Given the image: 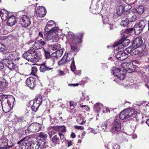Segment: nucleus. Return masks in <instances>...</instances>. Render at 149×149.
I'll list each match as a JSON object with an SVG mask.
<instances>
[{
  "instance_id": "nucleus-13",
  "label": "nucleus",
  "mask_w": 149,
  "mask_h": 149,
  "mask_svg": "<svg viewBox=\"0 0 149 149\" xmlns=\"http://www.w3.org/2000/svg\"><path fill=\"white\" fill-rule=\"evenodd\" d=\"M37 16L41 17L45 16L46 14V10L44 7L38 6L36 10Z\"/></svg>"
},
{
  "instance_id": "nucleus-23",
  "label": "nucleus",
  "mask_w": 149,
  "mask_h": 149,
  "mask_svg": "<svg viewBox=\"0 0 149 149\" xmlns=\"http://www.w3.org/2000/svg\"><path fill=\"white\" fill-rule=\"evenodd\" d=\"M2 101H5L7 100L8 101H11V102H13L15 100L14 97L11 95H2L1 96Z\"/></svg>"
},
{
  "instance_id": "nucleus-51",
  "label": "nucleus",
  "mask_w": 149,
  "mask_h": 149,
  "mask_svg": "<svg viewBox=\"0 0 149 149\" xmlns=\"http://www.w3.org/2000/svg\"><path fill=\"white\" fill-rule=\"evenodd\" d=\"M5 47L4 45L0 43V52H3L5 51Z\"/></svg>"
},
{
  "instance_id": "nucleus-25",
  "label": "nucleus",
  "mask_w": 149,
  "mask_h": 149,
  "mask_svg": "<svg viewBox=\"0 0 149 149\" xmlns=\"http://www.w3.org/2000/svg\"><path fill=\"white\" fill-rule=\"evenodd\" d=\"M52 128L54 130H56V131H58V133H64L66 132L65 127L64 126H53L52 127Z\"/></svg>"
},
{
  "instance_id": "nucleus-11",
  "label": "nucleus",
  "mask_w": 149,
  "mask_h": 149,
  "mask_svg": "<svg viewBox=\"0 0 149 149\" xmlns=\"http://www.w3.org/2000/svg\"><path fill=\"white\" fill-rule=\"evenodd\" d=\"M58 136L55 135L52 138L51 141L53 143L59 144L60 141L62 142L64 141L65 138L63 134L61 133H58Z\"/></svg>"
},
{
  "instance_id": "nucleus-42",
  "label": "nucleus",
  "mask_w": 149,
  "mask_h": 149,
  "mask_svg": "<svg viewBox=\"0 0 149 149\" xmlns=\"http://www.w3.org/2000/svg\"><path fill=\"white\" fill-rule=\"evenodd\" d=\"M44 53L45 57L46 59L50 58L51 60H52V61H53L54 59L52 57L50 56L49 52L44 50Z\"/></svg>"
},
{
  "instance_id": "nucleus-44",
  "label": "nucleus",
  "mask_w": 149,
  "mask_h": 149,
  "mask_svg": "<svg viewBox=\"0 0 149 149\" xmlns=\"http://www.w3.org/2000/svg\"><path fill=\"white\" fill-rule=\"evenodd\" d=\"M138 51L139 50L136 49H135L134 48L132 47L130 54L132 55L136 54H138L139 52H140V51H139V52H138Z\"/></svg>"
},
{
  "instance_id": "nucleus-17",
  "label": "nucleus",
  "mask_w": 149,
  "mask_h": 149,
  "mask_svg": "<svg viewBox=\"0 0 149 149\" xmlns=\"http://www.w3.org/2000/svg\"><path fill=\"white\" fill-rule=\"evenodd\" d=\"M11 101H8L6 100L5 101H1V105L3 111L5 112H7L10 110L9 104H10Z\"/></svg>"
},
{
  "instance_id": "nucleus-52",
  "label": "nucleus",
  "mask_w": 149,
  "mask_h": 149,
  "mask_svg": "<svg viewBox=\"0 0 149 149\" xmlns=\"http://www.w3.org/2000/svg\"><path fill=\"white\" fill-rule=\"evenodd\" d=\"M70 106L71 109H73L76 105V102L74 101L70 102Z\"/></svg>"
},
{
  "instance_id": "nucleus-39",
  "label": "nucleus",
  "mask_w": 149,
  "mask_h": 149,
  "mask_svg": "<svg viewBox=\"0 0 149 149\" xmlns=\"http://www.w3.org/2000/svg\"><path fill=\"white\" fill-rule=\"evenodd\" d=\"M137 13L140 14H142L144 12V7L142 6H140L137 8Z\"/></svg>"
},
{
  "instance_id": "nucleus-35",
  "label": "nucleus",
  "mask_w": 149,
  "mask_h": 149,
  "mask_svg": "<svg viewBox=\"0 0 149 149\" xmlns=\"http://www.w3.org/2000/svg\"><path fill=\"white\" fill-rule=\"evenodd\" d=\"M63 53V50L62 49H58L56 51V52L54 53L55 54L56 56H54V58L57 59V57H61Z\"/></svg>"
},
{
  "instance_id": "nucleus-4",
  "label": "nucleus",
  "mask_w": 149,
  "mask_h": 149,
  "mask_svg": "<svg viewBox=\"0 0 149 149\" xmlns=\"http://www.w3.org/2000/svg\"><path fill=\"white\" fill-rule=\"evenodd\" d=\"M111 73L114 76V81L117 83L123 80L125 77V73L119 68L113 67L111 69Z\"/></svg>"
},
{
  "instance_id": "nucleus-45",
  "label": "nucleus",
  "mask_w": 149,
  "mask_h": 149,
  "mask_svg": "<svg viewBox=\"0 0 149 149\" xmlns=\"http://www.w3.org/2000/svg\"><path fill=\"white\" fill-rule=\"evenodd\" d=\"M130 43V40L128 39H125L122 42V45L124 47H127Z\"/></svg>"
},
{
  "instance_id": "nucleus-7",
  "label": "nucleus",
  "mask_w": 149,
  "mask_h": 149,
  "mask_svg": "<svg viewBox=\"0 0 149 149\" xmlns=\"http://www.w3.org/2000/svg\"><path fill=\"white\" fill-rule=\"evenodd\" d=\"M147 24L146 20H142L136 23L134 27L135 33L136 35H138L143 31Z\"/></svg>"
},
{
  "instance_id": "nucleus-28",
  "label": "nucleus",
  "mask_w": 149,
  "mask_h": 149,
  "mask_svg": "<svg viewBox=\"0 0 149 149\" xmlns=\"http://www.w3.org/2000/svg\"><path fill=\"white\" fill-rule=\"evenodd\" d=\"M3 64L11 70H13L15 68V65L11 61L7 63L5 62Z\"/></svg>"
},
{
  "instance_id": "nucleus-55",
  "label": "nucleus",
  "mask_w": 149,
  "mask_h": 149,
  "mask_svg": "<svg viewBox=\"0 0 149 149\" xmlns=\"http://www.w3.org/2000/svg\"><path fill=\"white\" fill-rule=\"evenodd\" d=\"M113 149H120V146L118 144H114L113 146Z\"/></svg>"
},
{
  "instance_id": "nucleus-22",
  "label": "nucleus",
  "mask_w": 149,
  "mask_h": 149,
  "mask_svg": "<svg viewBox=\"0 0 149 149\" xmlns=\"http://www.w3.org/2000/svg\"><path fill=\"white\" fill-rule=\"evenodd\" d=\"M7 20L8 25L10 26H13L16 22V18L14 15L10 16Z\"/></svg>"
},
{
  "instance_id": "nucleus-32",
  "label": "nucleus",
  "mask_w": 149,
  "mask_h": 149,
  "mask_svg": "<svg viewBox=\"0 0 149 149\" xmlns=\"http://www.w3.org/2000/svg\"><path fill=\"white\" fill-rule=\"evenodd\" d=\"M23 75L19 73H16L15 75V81L17 82H18L22 80Z\"/></svg>"
},
{
  "instance_id": "nucleus-62",
  "label": "nucleus",
  "mask_w": 149,
  "mask_h": 149,
  "mask_svg": "<svg viewBox=\"0 0 149 149\" xmlns=\"http://www.w3.org/2000/svg\"><path fill=\"white\" fill-rule=\"evenodd\" d=\"M73 143L72 142V141H68V147H69L70 146H71V145H72Z\"/></svg>"
},
{
  "instance_id": "nucleus-20",
  "label": "nucleus",
  "mask_w": 149,
  "mask_h": 149,
  "mask_svg": "<svg viewBox=\"0 0 149 149\" xmlns=\"http://www.w3.org/2000/svg\"><path fill=\"white\" fill-rule=\"evenodd\" d=\"M8 142V140L6 137H2L0 139V147L2 149H6Z\"/></svg>"
},
{
  "instance_id": "nucleus-15",
  "label": "nucleus",
  "mask_w": 149,
  "mask_h": 149,
  "mask_svg": "<svg viewBox=\"0 0 149 149\" xmlns=\"http://www.w3.org/2000/svg\"><path fill=\"white\" fill-rule=\"evenodd\" d=\"M116 57L119 60L123 61L128 57V55L123 51H120L116 54Z\"/></svg>"
},
{
  "instance_id": "nucleus-60",
  "label": "nucleus",
  "mask_w": 149,
  "mask_h": 149,
  "mask_svg": "<svg viewBox=\"0 0 149 149\" xmlns=\"http://www.w3.org/2000/svg\"><path fill=\"white\" fill-rule=\"evenodd\" d=\"M79 84H68L69 86H78Z\"/></svg>"
},
{
  "instance_id": "nucleus-64",
  "label": "nucleus",
  "mask_w": 149,
  "mask_h": 149,
  "mask_svg": "<svg viewBox=\"0 0 149 149\" xmlns=\"http://www.w3.org/2000/svg\"><path fill=\"white\" fill-rule=\"evenodd\" d=\"M90 132L91 133H93L94 134H95L97 133V132H96L95 130L93 129H90Z\"/></svg>"
},
{
  "instance_id": "nucleus-21",
  "label": "nucleus",
  "mask_w": 149,
  "mask_h": 149,
  "mask_svg": "<svg viewBox=\"0 0 149 149\" xmlns=\"http://www.w3.org/2000/svg\"><path fill=\"white\" fill-rule=\"evenodd\" d=\"M0 15L2 20L5 21L8 18V12L4 9H2L0 10Z\"/></svg>"
},
{
  "instance_id": "nucleus-43",
  "label": "nucleus",
  "mask_w": 149,
  "mask_h": 149,
  "mask_svg": "<svg viewBox=\"0 0 149 149\" xmlns=\"http://www.w3.org/2000/svg\"><path fill=\"white\" fill-rule=\"evenodd\" d=\"M11 57L9 54H7L6 56V58L3 60V63H5L8 62L9 61H11Z\"/></svg>"
},
{
  "instance_id": "nucleus-33",
  "label": "nucleus",
  "mask_w": 149,
  "mask_h": 149,
  "mask_svg": "<svg viewBox=\"0 0 149 149\" xmlns=\"http://www.w3.org/2000/svg\"><path fill=\"white\" fill-rule=\"evenodd\" d=\"M109 20L108 18H106L102 20L104 24H109V27L110 28V30L113 29L114 27V26L113 25V24H111V23H109Z\"/></svg>"
},
{
  "instance_id": "nucleus-48",
  "label": "nucleus",
  "mask_w": 149,
  "mask_h": 149,
  "mask_svg": "<svg viewBox=\"0 0 149 149\" xmlns=\"http://www.w3.org/2000/svg\"><path fill=\"white\" fill-rule=\"evenodd\" d=\"M71 70L74 72L75 70L76 66L74 64V60H73L70 66Z\"/></svg>"
},
{
  "instance_id": "nucleus-34",
  "label": "nucleus",
  "mask_w": 149,
  "mask_h": 149,
  "mask_svg": "<svg viewBox=\"0 0 149 149\" xmlns=\"http://www.w3.org/2000/svg\"><path fill=\"white\" fill-rule=\"evenodd\" d=\"M109 123V120H107L104 122L102 123L101 127L104 131L107 132V129L108 127V123Z\"/></svg>"
},
{
  "instance_id": "nucleus-24",
  "label": "nucleus",
  "mask_w": 149,
  "mask_h": 149,
  "mask_svg": "<svg viewBox=\"0 0 149 149\" xmlns=\"http://www.w3.org/2000/svg\"><path fill=\"white\" fill-rule=\"evenodd\" d=\"M63 59L65 63H68L70 61L72 60V61L73 60H74V58L72 57L70 53L68 54L65 53L63 57Z\"/></svg>"
},
{
  "instance_id": "nucleus-58",
  "label": "nucleus",
  "mask_w": 149,
  "mask_h": 149,
  "mask_svg": "<svg viewBox=\"0 0 149 149\" xmlns=\"http://www.w3.org/2000/svg\"><path fill=\"white\" fill-rule=\"evenodd\" d=\"M132 29H126L125 31H124L125 33H130V31H132Z\"/></svg>"
},
{
  "instance_id": "nucleus-9",
  "label": "nucleus",
  "mask_w": 149,
  "mask_h": 149,
  "mask_svg": "<svg viewBox=\"0 0 149 149\" xmlns=\"http://www.w3.org/2000/svg\"><path fill=\"white\" fill-rule=\"evenodd\" d=\"M121 128V124L118 119H115L114 121L111 130L113 133L119 132Z\"/></svg>"
},
{
  "instance_id": "nucleus-1",
  "label": "nucleus",
  "mask_w": 149,
  "mask_h": 149,
  "mask_svg": "<svg viewBox=\"0 0 149 149\" xmlns=\"http://www.w3.org/2000/svg\"><path fill=\"white\" fill-rule=\"evenodd\" d=\"M46 44V42L42 40L36 41L32 45V48L23 54V57L27 60L32 62L38 61L40 57L35 49L42 48Z\"/></svg>"
},
{
  "instance_id": "nucleus-3",
  "label": "nucleus",
  "mask_w": 149,
  "mask_h": 149,
  "mask_svg": "<svg viewBox=\"0 0 149 149\" xmlns=\"http://www.w3.org/2000/svg\"><path fill=\"white\" fill-rule=\"evenodd\" d=\"M136 114L135 113L134 109L130 108H128L122 111L120 113L119 117L121 120L130 118L131 119H134L136 118Z\"/></svg>"
},
{
  "instance_id": "nucleus-12",
  "label": "nucleus",
  "mask_w": 149,
  "mask_h": 149,
  "mask_svg": "<svg viewBox=\"0 0 149 149\" xmlns=\"http://www.w3.org/2000/svg\"><path fill=\"white\" fill-rule=\"evenodd\" d=\"M129 6L127 4H124L119 6L117 8V14L118 15L121 16L123 15L124 14L125 15L126 14L125 12H127L128 9H130V8H128L127 7Z\"/></svg>"
},
{
  "instance_id": "nucleus-49",
  "label": "nucleus",
  "mask_w": 149,
  "mask_h": 149,
  "mask_svg": "<svg viewBox=\"0 0 149 149\" xmlns=\"http://www.w3.org/2000/svg\"><path fill=\"white\" fill-rule=\"evenodd\" d=\"M38 71L37 68L36 66H33L32 67V71L31 73L35 75V73H36Z\"/></svg>"
},
{
  "instance_id": "nucleus-26",
  "label": "nucleus",
  "mask_w": 149,
  "mask_h": 149,
  "mask_svg": "<svg viewBox=\"0 0 149 149\" xmlns=\"http://www.w3.org/2000/svg\"><path fill=\"white\" fill-rule=\"evenodd\" d=\"M53 68L48 67L45 64H43L41 65L40 67V71L44 72L46 71L52 70Z\"/></svg>"
},
{
  "instance_id": "nucleus-41",
  "label": "nucleus",
  "mask_w": 149,
  "mask_h": 149,
  "mask_svg": "<svg viewBox=\"0 0 149 149\" xmlns=\"http://www.w3.org/2000/svg\"><path fill=\"white\" fill-rule=\"evenodd\" d=\"M24 139H22L20 141L18 142V143L19 144H22L21 146L22 148H24V147H26V146H27V142L24 141L23 142Z\"/></svg>"
},
{
  "instance_id": "nucleus-54",
  "label": "nucleus",
  "mask_w": 149,
  "mask_h": 149,
  "mask_svg": "<svg viewBox=\"0 0 149 149\" xmlns=\"http://www.w3.org/2000/svg\"><path fill=\"white\" fill-rule=\"evenodd\" d=\"M146 78L145 79V82H147L146 84H145V86L149 89V80L147 77H146Z\"/></svg>"
},
{
  "instance_id": "nucleus-6",
  "label": "nucleus",
  "mask_w": 149,
  "mask_h": 149,
  "mask_svg": "<svg viewBox=\"0 0 149 149\" xmlns=\"http://www.w3.org/2000/svg\"><path fill=\"white\" fill-rule=\"evenodd\" d=\"M41 128V125L38 123H32L31 124L28 128L25 127L22 129L24 132L25 134L30 132H37L39 131Z\"/></svg>"
},
{
  "instance_id": "nucleus-8",
  "label": "nucleus",
  "mask_w": 149,
  "mask_h": 149,
  "mask_svg": "<svg viewBox=\"0 0 149 149\" xmlns=\"http://www.w3.org/2000/svg\"><path fill=\"white\" fill-rule=\"evenodd\" d=\"M17 20L19 23L23 27H27L31 23L29 17L26 15L19 16Z\"/></svg>"
},
{
  "instance_id": "nucleus-16",
  "label": "nucleus",
  "mask_w": 149,
  "mask_h": 149,
  "mask_svg": "<svg viewBox=\"0 0 149 149\" xmlns=\"http://www.w3.org/2000/svg\"><path fill=\"white\" fill-rule=\"evenodd\" d=\"M36 80L32 77L28 78L26 81V85L31 89H33L36 85L35 83Z\"/></svg>"
},
{
  "instance_id": "nucleus-59",
  "label": "nucleus",
  "mask_w": 149,
  "mask_h": 149,
  "mask_svg": "<svg viewBox=\"0 0 149 149\" xmlns=\"http://www.w3.org/2000/svg\"><path fill=\"white\" fill-rule=\"evenodd\" d=\"M57 35H56V36H54V37H53V38H52V39H51V40H52V42H57L58 41V40L57 39V38H56L55 37Z\"/></svg>"
},
{
  "instance_id": "nucleus-40",
  "label": "nucleus",
  "mask_w": 149,
  "mask_h": 149,
  "mask_svg": "<svg viewBox=\"0 0 149 149\" xmlns=\"http://www.w3.org/2000/svg\"><path fill=\"white\" fill-rule=\"evenodd\" d=\"M39 106V104L33 102V104L31 106V109L33 111H36L38 110Z\"/></svg>"
},
{
  "instance_id": "nucleus-38",
  "label": "nucleus",
  "mask_w": 149,
  "mask_h": 149,
  "mask_svg": "<svg viewBox=\"0 0 149 149\" xmlns=\"http://www.w3.org/2000/svg\"><path fill=\"white\" fill-rule=\"evenodd\" d=\"M8 85V83L6 81L5 82H0V92L2 91L3 88H5Z\"/></svg>"
},
{
  "instance_id": "nucleus-56",
  "label": "nucleus",
  "mask_w": 149,
  "mask_h": 149,
  "mask_svg": "<svg viewBox=\"0 0 149 149\" xmlns=\"http://www.w3.org/2000/svg\"><path fill=\"white\" fill-rule=\"evenodd\" d=\"M13 146L14 145L10 141H9V142H8V146H7V148H10L13 147Z\"/></svg>"
},
{
  "instance_id": "nucleus-61",
  "label": "nucleus",
  "mask_w": 149,
  "mask_h": 149,
  "mask_svg": "<svg viewBox=\"0 0 149 149\" xmlns=\"http://www.w3.org/2000/svg\"><path fill=\"white\" fill-rule=\"evenodd\" d=\"M58 73L59 74H60L61 75L63 76L64 75V71L61 70H59L58 71Z\"/></svg>"
},
{
  "instance_id": "nucleus-31",
  "label": "nucleus",
  "mask_w": 149,
  "mask_h": 149,
  "mask_svg": "<svg viewBox=\"0 0 149 149\" xmlns=\"http://www.w3.org/2000/svg\"><path fill=\"white\" fill-rule=\"evenodd\" d=\"M103 106L102 104L99 103H97L94 106V110L95 111L98 112L102 109Z\"/></svg>"
},
{
  "instance_id": "nucleus-5",
  "label": "nucleus",
  "mask_w": 149,
  "mask_h": 149,
  "mask_svg": "<svg viewBox=\"0 0 149 149\" xmlns=\"http://www.w3.org/2000/svg\"><path fill=\"white\" fill-rule=\"evenodd\" d=\"M84 34L80 33L78 34L76 36H74L73 33L69 32L67 37V39L70 43L74 42L75 44L80 43L81 42V39L83 38Z\"/></svg>"
},
{
  "instance_id": "nucleus-19",
  "label": "nucleus",
  "mask_w": 149,
  "mask_h": 149,
  "mask_svg": "<svg viewBox=\"0 0 149 149\" xmlns=\"http://www.w3.org/2000/svg\"><path fill=\"white\" fill-rule=\"evenodd\" d=\"M26 121L25 119L23 117L18 116L15 115L14 119L12 120V123L13 124L15 125L18 123H20L21 122Z\"/></svg>"
},
{
  "instance_id": "nucleus-36",
  "label": "nucleus",
  "mask_w": 149,
  "mask_h": 149,
  "mask_svg": "<svg viewBox=\"0 0 149 149\" xmlns=\"http://www.w3.org/2000/svg\"><path fill=\"white\" fill-rule=\"evenodd\" d=\"M42 101V97L40 95L37 96L34 99L33 101V102H34L39 104V105L40 104Z\"/></svg>"
},
{
  "instance_id": "nucleus-29",
  "label": "nucleus",
  "mask_w": 149,
  "mask_h": 149,
  "mask_svg": "<svg viewBox=\"0 0 149 149\" xmlns=\"http://www.w3.org/2000/svg\"><path fill=\"white\" fill-rule=\"evenodd\" d=\"M49 48L53 51H57L61 48V45L58 43H56L54 45H49Z\"/></svg>"
},
{
  "instance_id": "nucleus-63",
  "label": "nucleus",
  "mask_w": 149,
  "mask_h": 149,
  "mask_svg": "<svg viewBox=\"0 0 149 149\" xmlns=\"http://www.w3.org/2000/svg\"><path fill=\"white\" fill-rule=\"evenodd\" d=\"M65 63L63 59V58L61 60L58 62V64L59 65H60L63 63Z\"/></svg>"
},
{
  "instance_id": "nucleus-10",
  "label": "nucleus",
  "mask_w": 149,
  "mask_h": 149,
  "mask_svg": "<svg viewBox=\"0 0 149 149\" xmlns=\"http://www.w3.org/2000/svg\"><path fill=\"white\" fill-rule=\"evenodd\" d=\"M127 73H131L134 72L136 69V66L132 63H125L122 65Z\"/></svg>"
},
{
  "instance_id": "nucleus-47",
  "label": "nucleus",
  "mask_w": 149,
  "mask_h": 149,
  "mask_svg": "<svg viewBox=\"0 0 149 149\" xmlns=\"http://www.w3.org/2000/svg\"><path fill=\"white\" fill-rule=\"evenodd\" d=\"M81 99L88 101L89 100V97L88 96L86 95L85 93H83Z\"/></svg>"
},
{
  "instance_id": "nucleus-50",
  "label": "nucleus",
  "mask_w": 149,
  "mask_h": 149,
  "mask_svg": "<svg viewBox=\"0 0 149 149\" xmlns=\"http://www.w3.org/2000/svg\"><path fill=\"white\" fill-rule=\"evenodd\" d=\"M132 48V47H129L125 49L124 52L125 53L127 52V54H130Z\"/></svg>"
},
{
  "instance_id": "nucleus-57",
  "label": "nucleus",
  "mask_w": 149,
  "mask_h": 149,
  "mask_svg": "<svg viewBox=\"0 0 149 149\" xmlns=\"http://www.w3.org/2000/svg\"><path fill=\"white\" fill-rule=\"evenodd\" d=\"M74 127L76 129H78L80 130H84V127L82 126H75Z\"/></svg>"
},
{
  "instance_id": "nucleus-27",
  "label": "nucleus",
  "mask_w": 149,
  "mask_h": 149,
  "mask_svg": "<svg viewBox=\"0 0 149 149\" xmlns=\"http://www.w3.org/2000/svg\"><path fill=\"white\" fill-rule=\"evenodd\" d=\"M126 16L125 17L126 18L125 19L123 20L120 23L121 25L124 27L127 26H128L129 22L128 17L130 16V14H128L127 15L126 14Z\"/></svg>"
},
{
  "instance_id": "nucleus-53",
  "label": "nucleus",
  "mask_w": 149,
  "mask_h": 149,
  "mask_svg": "<svg viewBox=\"0 0 149 149\" xmlns=\"http://www.w3.org/2000/svg\"><path fill=\"white\" fill-rule=\"evenodd\" d=\"M137 19V17L136 15H134L130 19V21L131 22H135Z\"/></svg>"
},
{
  "instance_id": "nucleus-18",
  "label": "nucleus",
  "mask_w": 149,
  "mask_h": 149,
  "mask_svg": "<svg viewBox=\"0 0 149 149\" xmlns=\"http://www.w3.org/2000/svg\"><path fill=\"white\" fill-rule=\"evenodd\" d=\"M143 42L141 37H139L136 38L132 43V47L135 49H137L142 45Z\"/></svg>"
},
{
  "instance_id": "nucleus-46",
  "label": "nucleus",
  "mask_w": 149,
  "mask_h": 149,
  "mask_svg": "<svg viewBox=\"0 0 149 149\" xmlns=\"http://www.w3.org/2000/svg\"><path fill=\"white\" fill-rule=\"evenodd\" d=\"M78 120V123L80 125H82L86 121V120L85 118H82L81 117H79Z\"/></svg>"
},
{
  "instance_id": "nucleus-37",
  "label": "nucleus",
  "mask_w": 149,
  "mask_h": 149,
  "mask_svg": "<svg viewBox=\"0 0 149 149\" xmlns=\"http://www.w3.org/2000/svg\"><path fill=\"white\" fill-rule=\"evenodd\" d=\"M70 47L72 50H73L75 52H78V48L77 47V44L78 43L75 44L74 42L70 43Z\"/></svg>"
},
{
  "instance_id": "nucleus-2",
  "label": "nucleus",
  "mask_w": 149,
  "mask_h": 149,
  "mask_svg": "<svg viewBox=\"0 0 149 149\" xmlns=\"http://www.w3.org/2000/svg\"><path fill=\"white\" fill-rule=\"evenodd\" d=\"M55 25L54 22L52 20L49 21L47 24L44 31L45 38L47 40H49L58 35V28H52Z\"/></svg>"
},
{
  "instance_id": "nucleus-30",
  "label": "nucleus",
  "mask_w": 149,
  "mask_h": 149,
  "mask_svg": "<svg viewBox=\"0 0 149 149\" xmlns=\"http://www.w3.org/2000/svg\"><path fill=\"white\" fill-rule=\"evenodd\" d=\"M40 141H36L32 143L30 146V149H39L40 145Z\"/></svg>"
},
{
  "instance_id": "nucleus-14",
  "label": "nucleus",
  "mask_w": 149,
  "mask_h": 149,
  "mask_svg": "<svg viewBox=\"0 0 149 149\" xmlns=\"http://www.w3.org/2000/svg\"><path fill=\"white\" fill-rule=\"evenodd\" d=\"M38 138L42 140L40 142V146H43L46 142V139L47 137V134L44 132H41L38 133Z\"/></svg>"
}]
</instances>
